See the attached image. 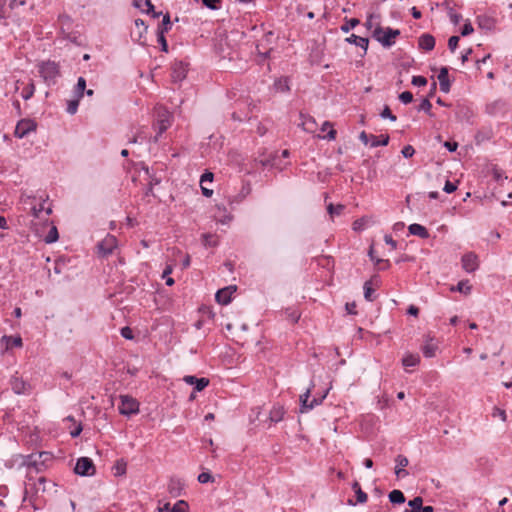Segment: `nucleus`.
I'll return each mask as SVG.
<instances>
[{"label":"nucleus","mask_w":512,"mask_h":512,"mask_svg":"<svg viewBox=\"0 0 512 512\" xmlns=\"http://www.w3.org/2000/svg\"><path fill=\"white\" fill-rule=\"evenodd\" d=\"M411 83L414 86H425L427 84V79L423 76H413Z\"/></svg>","instance_id":"de8ad7c7"},{"label":"nucleus","mask_w":512,"mask_h":512,"mask_svg":"<svg viewBox=\"0 0 512 512\" xmlns=\"http://www.w3.org/2000/svg\"><path fill=\"white\" fill-rule=\"evenodd\" d=\"M25 4V0H11L9 3V7L13 10L18 8L19 6H24Z\"/></svg>","instance_id":"680f3d73"},{"label":"nucleus","mask_w":512,"mask_h":512,"mask_svg":"<svg viewBox=\"0 0 512 512\" xmlns=\"http://www.w3.org/2000/svg\"><path fill=\"white\" fill-rule=\"evenodd\" d=\"M457 189V185L455 183L450 182L449 180L446 181L443 190L450 194L453 193Z\"/></svg>","instance_id":"5fc2aeb1"},{"label":"nucleus","mask_w":512,"mask_h":512,"mask_svg":"<svg viewBox=\"0 0 512 512\" xmlns=\"http://www.w3.org/2000/svg\"><path fill=\"white\" fill-rule=\"evenodd\" d=\"M144 4L148 7V9L146 11L147 13L153 12V17H155V18L160 16L161 13L154 12V6L150 0H144Z\"/></svg>","instance_id":"bf43d9fd"},{"label":"nucleus","mask_w":512,"mask_h":512,"mask_svg":"<svg viewBox=\"0 0 512 512\" xmlns=\"http://www.w3.org/2000/svg\"><path fill=\"white\" fill-rule=\"evenodd\" d=\"M459 40H460L459 36H451L449 38L448 47L452 52L457 48Z\"/></svg>","instance_id":"8fccbe9b"},{"label":"nucleus","mask_w":512,"mask_h":512,"mask_svg":"<svg viewBox=\"0 0 512 512\" xmlns=\"http://www.w3.org/2000/svg\"><path fill=\"white\" fill-rule=\"evenodd\" d=\"M371 138V147H377V146H386L389 143V135L382 134L379 137L375 135H370Z\"/></svg>","instance_id":"5701e85b"},{"label":"nucleus","mask_w":512,"mask_h":512,"mask_svg":"<svg viewBox=\"0 0 512 512\" xmlns=\"http://www.w3.org/2000/svg\"><path fill=\"white\" fill-rule=\"evenodd\" d=\"M203 243L205 246H216L217 242L213 239V235L211 234H203Z\"/></svg>","instance_id":"09e8293b"},{"label":"nucleus","mask_w":512,"mask_h":512,"mask_svg":"<svg viewBox=\"0 0 512 512\" xmlns=\"http://www.w3.org/2000/svg\"><path fill=\"white\" fill-rule=\"evenodd\" d=\"M344 208V205L339 204L337 206H334L332 203H330L327 206V211L331 216L340 215Z\"/></svg>","instance_id":"4c0bfd02"},{"label":"nucleus","mask_w":512,"mask_h":512,"mask_svg":"<svg viewBox=\"0 0 512 512\" xmlns=\"http://www.w3.org/2000/svg\"><path fill=\"white\" fill-rule=\"evenodd\" d=\"M121 335L125 339H132L133 338L132 330L129 327L122 328L121 329Z\"/></svg>","instance_id":"052dcab7"},{"label":"nucleus","mask_w":512,"mask_h":512,"mask_svg":"<svg viewBox=\"0 0 512 512\" xmlns=\"http://www.w3.org/2000/svg\"><path fill=\"white\" fill-rule=\"evenodd\" d=\"M420 363V356L418 354L407 353L402 358V365L405 368L415 367Z\"/></svg>","instance_id":"412c9836"},{"label":"nucleus","mask_w":512,"mask_h":512,"mask_svg":"<svg viewBox=\"0 0 512 512\" xmlns=\"http://www.w3.org/2000/svg\"><path fill=\"white\" fill-rule=\"evenodd\" d=\"M492 415L493 417H500L503 422L507 420L506 412L501 408L494 407Z\"/></svg>","instance_id":"c03bdc74"},{"label":"nucleus","mask_w":512,"mask_h":512,"mask_svg":"<svg viewBox=\"0 0 512 512\" xmlns=\"http://www.w3.org/2000/svg\"><path fill=\"white\" fill-rule=\"evenodd\" d=\"M121 404L119 406V413L125 416H131L139 412V402L128 395H122L120 397Z\"/></svg>","instance_id":"39448f33"},{"label":"nucleus","mask_w":512,"mask_h":512,"mask_svg":"<svg viewBox=\"0 0 512 512\" xmlns=\"http://www.w3.org/2000/svg\"><path fill=\"white\" fill-rule=\"evenodd\" d=\"M474 29H473V26L471 25L470 22H467L463 25L462 27V30H461V35L462 36H468L470 35L471 33H473Z\"/></svg>","instance_id":"864d4df0"},{"label":"nucleus","mask_w":512,"mask_h":512,"mask_svg":"<svg viewBox=\"0 0 512 512\" xmlns=\"http://www.w3.org/2000/svg\"><path fill=\"white\" fill-rule=\"evenodd\" d=\"M422 504L423 499L420 496H417L408 502V505L409 507H411L412 512H420Z\"/></svg>","instance_id":"2f4dec72"},{"label":"nucleus","mask_w":512,"mask_h":512,"mask_svg":"<svg viewBox=\"0 0 512 512\" xmlns=\"http://www.w3.org/2000/svg\"><path fill=\"white\" fill-rule=\"evenodd\" d=\"M396 463H397V466L395 469V474L398 477L406 476L408 474V472L406 470H404L403 467H406L408 465V463H409L408 459L405 456L398 455L396 458Z\"/></svg>","instance_id":"aec40b11"},{"label":"nucleus","mask_w":512,"mask_h":512,"mask_svg":"<svg viewBox=\"0 0 512 512\" xmlns=\"http://www.w3.org/2000/svg\"><path fill=\"white\" fill-rule=\"evenodd\" d=\"M389 501L392 504H402L405 502V496L400 490H393L389 493Z\"/></svg>","instance_id":"a878e982"},{"label":"nucleus","mask_w":512,"mask_h":512,"mask_svg":"<svg viewBox=\"0 0 512 512\" xmlns=\"http://www.w3.org/2000/svg\"><path fill=\"white\" fill-rule=\"evenodd\" d=\"M400 35L399 29L391 27L383 28L377 25L373 31L372 37L378 41L383 47H391L395 43V39Z\"/></svg>","instance_id":"f03ea898"},{"label":"nucleus","mask_w":512,"mask_h":512,"mask_svg":"<svg viewBox=\"0 0 512 512\" xmlns=\"http://www.w3.org/2000/svg\"><path fill=\"white\" fill-rule=\"evenodd\" d=\"M22 339L21 337H13V336H3L0 340V348L3 347L4 350L11 349L13 347H21Z\"/></svg>","instance_id":"4468645a"},{"label":"nucleus","mask_w":512,"mask_h":512,"mask_svg":"<svg viewBox=\"0 0 512 512\" xmlns=\"http://www.w3.org/2000/svg\"><path fill=\"white\" fill-rule=\"evenodd\" d=\"M126 467H127V464L123 459L116 461V463L114 465V470H115L114 474L116 476L124 475L126 473Z\"/></svg>","instance_id":"c756f323"},{"label":"nucleus","mask_w":512,"mask_h":512,"mask_svg":"<svg viewBox=\"0 0 512 512\" xmlns=\"http://www.w3.org/2000/svg\"><path fill=\"white\" fill-rule=\"evenodd\" d=\"M212 480H213V477H212V475H211L209 472H202V473H201V474H199V476H198V481H199L200 483H203V484H204V483H208V482H210V481H212Z\"/></svg>","instance_id":"3c124183"},{"label":"nucleus","mask_w":512,"mask_h":512,"mask_svg":"<svg viewBox=\"0 0 512 512\" xmlns=\"http://www.w3.org/2000/svg\"><path fill=\"white\" fill-rule=\"evenodd\" d=\"M117 247V239L115 236L108 234L102 241L97 244L98 254L107 257L112 254Z\"/></svg>","instance_id":"0eeeda50"},{"label":"nucleus","mask_w":512,"mask_h":512,"mask_svg":"<svg viewBox=\"0 0 512 512\" xmlns=\"http://www.w3.org/2000/svg\"><path fill=\"white\" fill-rule=\"evenodd\" d=\"M328 128H330V129H329V131H328L327 135H326V136H324L323 138H325V139H327V140H329V141L334 140V139L336 138V134H337V132H336V130H335V129H333V125H332V123H331V122H329V121H325V122L322 124L321 130H322V131H326Z\"/></svg>","instance_id":"c85d7f7f"},{"label":"nucleus","mask_w":512,"mask_h":512,"mask_svg":"<svg viewBox=\"0 0 512 512\" xmlns=\"http://www.w3.org/2000/svg\"><path fill=\"white\" fill-rule=\"evenodd\" d=\"M135 26L140 29L139 30V33H138V37L135 38L136 41L141 42V38H142V34L143 32H146L147 31V26H145V23L142 19H136L135 20Z\"/></svg>","instance_id":"f704fd0d"},{"label":"nucleus","mask_w":512,"mask_h":512,"mask_svg":"<svg viewBox=\"0 0 512 512\" xmlns=\"http://www.w3.org/2000/svg\"><path fill=\"white\" fill-rule=\"evenodd\" d=\"M359 139L367 145L369 140H371L370 135H368L365 131H362L359 135Z\"/></svg>","instance_id":"774afa93"},{"label":"nucleus","mask_w":512,"mask_h":512,"mask_svg":"<svg viewBox=\"0 0 512 512\" xmlns=\"http://www.w3.org/2000/svg\"><path fill=\"white\" fill-rule=\"evenodd\" d=\"M170 512H187V503L183 500H179L172 508Z\"/></svg>","instance_id":"ea45409f"},{"label":"nucleus","mask_w":512,"mask_h":512,"mask_svg":"<svg viewBox=\"0 0 512 512\" xmlns=\"http://www.w3.org/2000/svg\"><path fill=\"white\" fill-rule=\"evenodd\" d=\"M213 173L212 172H205L202 176H201V180H200V183L201 184H204L206 182H212L213 180Z\"/></svg>","instance_id":"13d9d810"},{"label":"nucleus","mask_w":512,"mask_h":512,"mask_svg":"<svg viewBox=\"0 0 512 512\" xmlns=\"http://www.w3.org/2000/svg\"><path fill=\"white\" fill-rule=\"evenodd\" d=\"M360 21L357 18H351L346 20V23L341 26V31L348 33L351 29L355 28Z\"/></svg>","instance_id":"7c9ffc66"},{"label":"nucleus","mask_w":512,"mask_h":512,"mask_svg":"<svg viewBox=\"0 0 512 512\" xmlns=\"http://www.w3.org/2000/svg\"><path fill=\"white\" fill-rule=\"evenodd\" d=\"M171 28V21L169 14H166L162 20V27H159L158 30H164V33L167 32Z\"/></svg>","instance_id":"a18cd8bd"},{"label":"nucleus","mask_w":512,"mask_h":512,"mask_svg":"<svg viewBox=\"0 0 512 512\" xmlns=\"http://www.w3.org/2000/svg\"><path fill=\"white\" fill-rule=\"evenodd\" d=\"M418 44L421 49L430 51L435 46V38L431 34H423L419 37Z\"/></svg>","instance_id":"f3484780"},{"label":"nucleus","mask_w":512,"mask_h":512,"mask_svg":"<svg viewBox=\"0 0 512 512\" xmlns=\"http://www.w3.org/2000/svg\"><path fill=\"white\" fill-rule=\"evenodd\" d=\"M438 80H439L440 90L444 93H448L450 91L451 84H450V80L448 77V68L447 67H442L440 69V72L438 74Z\"/></svg>","instance_id":"dca6fc26"},{"label":"nucleus","mask_w":512,"mask_h":512,"mask_svg":"<svg viewBox=\"0 0 512 512\" xmlns=\"http://www.w3.org/2000/svg\"><path fill=\"white\" fill-rule=\"evenodd\" d=\"M408 230H409L410 234L418 236V237H420L422 239H426V238L429 237L428 230L424 226H422L420 224H417V223L411 224L408 227Z\"/></svg>","instance_id":"6ab92c4d"},{"label":"nucleus","mask_w":512,"mask_h":512,"mask_svg":"<svg viewBox=\"0 0 512 512\" xmlns=\"http://www.w3.org/2000/svg\"><path fill=\"white\" fill-rule=\"evenodd\" d=\"M38 71L44 82L50 86L56 83L60 76L59 65L54 61L42 62L38 65Z\"/></svg>","instance_id":"7ed1b4c3"},{"label":"nucleus","mask_w":512,"mask_h":512,"mask_svg":"<svg viewBox=\"0 0 512 512\" xmlns=\"http://www.w3.org/2000/svg\"><path fill=\"white\" fill-rule=\"evenodd\" d=\"M346 42H348L350 44H355V45L361 47L364 50V54L367 52L368 45H369L368 38L360 37L355 34H352L346 38Z\"/></svg>","instance_id":"a211bd4d"},{"label":"nucleus","mask_w":512,"mask_h":512,"mask_svg":"<svg viewBox=\"0 0 512 512\" xmlns=\"http://www.w3.org/2000/svg\"><path fill=\"white\" fill-rule=\"evenodd\" d=\"M401 153L403 157L411 158L415 153V149L411 145H406L403 147Z\"/></svg>","instance_id":"49530a36"},{"label":"nucleus","mask_w":512,"mask_h":512,"mask_svg":"<svg viewBox=\"0 0 512 512\" xmlns=\"http://www.w3.org/2000/svg\"><path fill=\"white\" fill-rule=\"evenodd\" d=\"M345 308H346V311L349 313V314H356V303L355 302H351V303H346L345 305Z\"/></svg>","instance_id":"69168bd1"},{"label":"nucleus","mask_w":512,"mask_h":512,"mask_svg":"<svg viewBox=\"0 0 512 512\" xmlns=\"http://www.w3.org/2000/svg\"><path fill=\"white\" fill-rule=\"evenodd\" d=\"M285 410L283 406L275 405L270 411L269 418L271 422L277 423L284 417Z\"/></svg>","instance_id":"4be33fe9"},{"label":"nucleus","mask_w":512,"mask_h":512,"mask_svg":"<svg viewBox=\"0 0 512 512\" xmlns=\"http://www.w3.org/2000/svg\"><path fill=\"white\" fill-rule=\"evenodd\" d=\"M378 284H379V277L377 275H374L370 280H368L364 283V286H363L364 298L367 301H369V302L374 301V299H375L373 297L374 288L372 286L374 285L377 287Z\"/></svg>","instance_id":"ddd939ff"},{"label":"nucleus","mask_w":512,"mask_h":512,"mask_svg":"<svg viewBox=\"0 0 512 512\" xmlns=\"http://www.w3.org/2000/svg\"><path fill=\"white\" fill-rule=\"evenodd\" d=\"M300 116H301V118H303V119H304V120L302 121V123H301V125L303 126V128H304L305 130H311V129H310V127H309V125H310V124H313V125H314V124H315V120H314L312 117H307V118H305V117H304V115H303L302 113L300 114Z\"/></svg>","instance_id":"603ef678"},{"label":"nucleus","mask_w":512,"mask_h":512,"mask_svg":"<svg viewBox=\"0 0 512 512\" xmlns=\"http://www.w3.org/2000/svg\"><path fill=\"white\" fill-rule=\"evenodd\" d=\"M34 91H35V86L31 82L26 87L23 88L21 96L23 97V99L28 100L33 96Z\"/></svg>","instance_id":"473e14b6"},{"label":"nucleus","mask_w":512,"mask_h":512,"mask_svg":"<svg viewBox=\"0 0 512 512\" xmlns=\"http://www.w3.org/2000/svg\"><path fill=\"white\" fill-rule=\"evenodd\" d=\"M311 390L308 389L303 395L300 396V402H301V412H306L314 408L315 406L322 403L324 398L327 396L328 390L325 391V393L317 398L314 397L311 401H309Z\"/></svg>","instance_id":"6e6552de"},{"label":"nucleus","mask_w":512,"mask_h":512,"mask_svg":"<svg viewBox=\"0 0 512 512\" xmlns=\"http://www.w3.org/2000/svg\"><path fill=\"white\" fill-rule=\"evenodd\" d=\"M209 379L208 378H197V381L195 382V390L200 392L203 389H205L209 385Z\"/></svg>","instance_id":"58836bf2"},{"label":"nucleus","mask_w":512,"mask_h":512,"mask_svg":"<svg viewBox=\"0 0 512 512\" xmlns=\"http://www.w3.org/2000/svg\"><path fill=\"white\" fill-rule=\"evenodd\" d=\"M10 384L13 392L16 394H25L29 388V385L17 376L12 377Z\"/></svg>","instance_id":"2eb2a0df"},{"label":"nucleus","mask_w":512,"mask_h":512,"mask_svg":"<svg viewBox=\"0 0 512 512\" xmlns=\"http://www.w3.org/2000/svg\"><path fill=\"white\" fill-rule=\"evenodd\" d=\"M215 51L223 60L227 59L232 61L238 58L236 46L232 44V41L228 37H221L218 39L215 44Z\"/></svg>","instance_id":"20e7f679"},{"label":"nucleus","mask_w":512,"mask_h":512,"mask_svg":"<svg viewBox=\"0 0 512 512\" xmlns=\"http://www.w3.org/2000/svg\"><path fill=\"white\" fill-rule=\"evenodd\" d=\"M59 22L62 27L69 26L71 24V18L68 15L63 14L59 16Z\"/></svg>","instance_id":"4d7b16f0"},{"label":"nucleus","mask_w":512,"mask_h":512,"mask_svg":"<svg viewBox=\"0 0 512 512\" xmlns=\"http://www.w3.org/2000/svg\"><path fill=\"white\" fill-rule=\"evenodd\" d=\"M157 40H158L159 44L161 45V50L164 52H167L168 44H167L166 38L164 36V30L157 31Z\"/></svg>","instance_id":"e433bc0d"},{"label":"nucleus","mask_w":512,"mask_h":512,"mask_svg":"<svg viewBox=\"0 0 512 512\" xmlns=\"http://www.w3.org/2000/svg\"><path fill=\"white\" fill-rule=\"evenodd\" d=\"M356 498H357V502L358 503H365L367 501V494L361 489V490H358L356 491Z\"/></svg>","instance_id":"6e6d98bb"},{"label":"nucleus","mask_w":512,"mask_h":512,"mask_svg":"<svg viewBox=\"0 0 512 512\" xmlns=\"http://www.w3.org/2000/svg\"><path fill=\"white\" fill-rule=\"evenodd\" d=\"M173 120L172 114L162 105L155 107V122L154 128L157 134L154 137V142H157L159 137L171 126Z\"/></svg>","instance_id":"f257e3e1"},{"label":"nucleus","mask_w":512,"mask_h":512,"mask_svg":"<svg viewBox=\"0 0 512 512\" xmlns=\"http://www.w3.org/2000/svg\"><path fill=\"white\" fill-rule=\"evenodd\" d=\"M422 353L425 357L431 358L436 354L437 346L429 341H427L421 348Z\"/></svg>","instance_id":"cd10ccee"},{"label":"nucleus","mask_w":512,"mask_h":512,"mask_svg":"<svg viewBox=\"0 0 512 512\" xmlns=\"http://www.w3.org/2000/svg\"><path fill=\"white\" fill-rule=\"evenodd\" d=\"M187 74L186 65L183 62H175L172 65L171 77L173 82H180L185 79Z\"/></svg>","instance_id":"f8f14e48"},{"label":"nucleus","mask_w":512,"mask_h":512,"mask_svg":"<svg viewBox=\"0 0 512 512\" xmlns=\"http://www.w3.org/2000/svg\"><path fill=\"white\" fill-rule=\"evenodd\" d=\"M461 262L463 269L468 273L476 271L479 267L478 257L472 252L464 254Z\"/></svg>","instance_id":"9d476101"},{"label":"nucleus","mask_w":512,"mask_h":512,"mask_svg":"<svg viewBox=\"0 0 512 512\" xmlns=\"http://www.w3.org/2000/svg\"><path fill=\"white\" fill-rule=\"evenodd\" d=\"M79 101L80 99H78V97H75V99L68 101L66 109L67 113H69L70 115H74L77 112Z\"/></svg>","instance_id":"72a5a7b5"},{"label":"nucleus","mask_w":512,"mask_h":512,"mask_svg":"<svg viewBox=\"0 0 512 512\" xmlns=\"http://www.w3.org/2000/svg\"><path fill=\"white\" fill-rule=\"evenodd\" d=\"M431 108H432L431 102L429 101V99L425 98V99L422 100V102L419 105L418 109L420 111H424V112L430 114Z\"/></svg>","instance_id":"37998d69"},{"label":"nucleus","mask_w":512,"mask_h":512,"mask_svg":"<svg viewBox=\"0 0 512 512\" xmlns=\"http://www.w3.org/2000/svg\"><path fill=\"white\" fill-rule=\"evenodd\" d=\"M86 90V80L83 77H79L77 80V84L74 87V95L81 99L84 96V92Z\"/></svg>","instance_id":"393cba45"},{"label":"nucleus","mask_w":512,"mask_h":512,"mask_svg":"<svg viewBox=\"0 0 512 512\" xmlns=\"http://www.w3.org/2000/svg\"><path fill=\"white\" fill-rule=\"evenodd\" d=\"M74 472L80 476H92L96 472L93 461L88 457H81L77 460Z\"/></svg>","instance_id":"423d86ee"},{"label":"nucleus","mask_w":512,"mask_h":512,"mask_svg":"<svg viewBox=\"0 0 512 512\" xmlns=\"http://www.w3.org/2000/svg\"><path fill=\"white\" fill-rule=\"evenodd\" d=\"M364 224H365V222H364V219H363V218H362V219H357V220H355V221L353 222V229H354L355 231L362 230V229H363V227H364Z\"/></svg>","instance_id":"e2e57ef3"},{"label":"nucleus","mask_w":512,"mask_h":512,"mask_svg":"<svg viewBox=\"0 0 512 512\" xmlns=\"http://www.w3.org/2000/svg\"><path fill=\"white\" fill-rule=\"evenodd\" d=\"M236 291V286L231 285L219 289L215 294V299L219 304L227 305L231 301V295Z\"/></svg>","instance_id":"9b49d317"},{"label":"nucleus","mask_w":512,"mask_h":512,"mask_svg":"<svg viewBox=\"0 0 512 512\" xmlns=\"http://www.w3.org/2000/svg\"><path fill=\"white\" fill-rule=\"evenodd\" d=\"M471 290H472V286L469 284L468 280L459 281L457 286L451 287V291H458L465 295L470 294Z\"/></svg>","instance_id":"b1692460"},{"label":"nucleus","mask_w":512,"mask_h":512,"mask_svg":"<svg viewBox=\"0 0 512 512\" xmlns=\"http://www.w3.org/2000/svg\"><path fill=\"white\" fill-rule=\"evenodd\" d=\"M36 127L37 125L35 121L31 119H22L17 123L14 134L17 138H24L30 132L35 131Z\"/></svg>","instance_id":"1a4fd4ad"},{"label":"nucleus","mask_w":512,"mask_h":512,"mask_svg":"<svg viewBox=\"0 0 512 512\" xmlns=\"http://www.w3.org/2000/svg\"><path fill=\"white\" fill-rule=\"evenodd\" d=\"M444 147H446L449 152H454L458 148V143L457 142L446 141L444 143Z\"/></svg>","instance_id":"0e129e2a"},{"label":"nucleus","mask_w":512,"mask_h":512,"mask_svg":"<svg viewBox=\"0 0 512 512\" xmlns=\"http://www.w3.org/2000/svg\"><path fill=\"white\" fill-rule=\"evenodd\" d=\"M368 255H369L370 259L372 261H374L376 265L379 266L380 270H385L390 266V263L388 260L379 259V258H377V256H374L372 246L369 249Z\"/></svg>","instance_id":"bb28decb"},{"label":"nucleus","mask_w":512,"mask_h":512,"mask_svg":"<svg viewBox=\"0 0 512 512\" xmlns=\"http://www.w3.org/2000/svg\"><path fill=\"white\" fill-rule=\"evenodd\" d=\"M384 241L388 244V245H391V247L393 249L396 248L397 246V242L395 240H393V238L390 236V235H385L384 236Z\"/></svg>","instance_id":"338daca9"},{"label":"nucleus","mask_w":512,"mask_h":512,"mask_svg":"<svg viewBox=\"0 0 512 512\" xmlns=\"http://www.w3.org/2000/svg\"><path fill=\"white\" fill-rule=\"evenodd\" d=\"M380 116H381L382 118H384V119H385V118H388L389 120H391V121H393V122H395V121L397 120V117H396L394 114H392V112H391V110H390L389 106H387V105L384 107V109H383V110H382V112L380 113Z\"/></svg>","instance_id":"a19ab883"},{"label":"nucleus","mask_w":512,"mask_h":512,"mask_svg":"<svg viewBox=\"0 0 512 512\" xmlns=\"http://www.w3.org/2000/svg\"><path fill=\"white\" fill-rule=\"evenodd\" d=\"M399 100L403 103V104H408L410 102H412L413 100V95L411 92L409 91H404L402 92L400 95H399Z\"/></svg>","instance_id":"79ce46f5"},{"label":"nucleus","mask_w":512,"mask_h":512,"mask_svg":"<svg viewBox=\"0 0 512 512\" xmlns=\"http://www.w3.org/2000/svg\"><path fill=\"white\" fill-rule=\"evenodd\" d=\"M58 231H57V228L55 226H53L50 231L48 232V234L45 236V242L46 243H53L55 241L58 240Z\"/></svg>","instance_id":"c9c22d12"}]
</instances>
